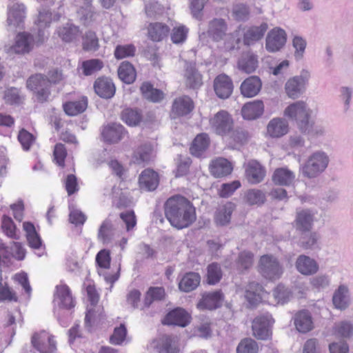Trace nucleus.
Instances as JSON below:
<instances>
[{
    "instance_id": "obj_1",
    "label": "nucleus",
    "mask_w": 353,
    "mask_h": 353,
    "mask_svg": "<svg viewBox=\"0 0 353 353\" xmlns=\"http://www.w3.org/2000/svg\"><path fill=\"white\" fill-rule=\"evenodd\" d=\"M163 210L170 225L179 230L189 227L196 219V208L190 201L180 194L168 198Z\"/></svg>"
},
{
    "instance_id": "obj_2",
    "label": "nucleus",
    "mask_w": 353,
    "mask_h": 353,
    "mask_svg": "<svg viewBox=\"0 0 353 353\" xmlns=\"http://www.w3.org/2000/svg\"><path fill=\"white\" fill-rule=\"evenodd\" d=\"M310 113L306 103L303 101L291 103L284 111L285 116L296 121L301 130L308 134L311 132L309 129Z\"/></svg>"
},
{
    "instance_id": "obj_3",
    "label": "nucleus",
    "mask_w": 353,
    "mask_h": 353,
    "mask_svg": "<svg viewBox=\"0 0 353 353\" xmlns=\"http://www.w3.org/2000/svg\"><path fill=\"white\" fill-rule=\"evenodd\" d=\"M257 268L261 276L270 281L280 279L283 273V268L277 258L270 254L260 257Z\"/></svg>"
},
{
    "instance_id": "obj_4",
    "label": "nucleus",
    "mask_w": 353,
    "mask_h": 353,
    "mask_svg": "<svg viewBox=\"0 0 353 353\" xmlns=\"http://www.w3.org/2000/svg\"><path fill=\"white\" fill-rule=\"evenodd\" d=\"M26 87L34 92L37 101L41 103L47 101L51 94L47 77L41 73L29 77L26 81Z\"/></svg>"
},
{
    "instance_id": "obj_5",
    "label": "nucleus",
    "mask_w": 353,
    "mask_h": 353,
    "mask_svg": "<svg viewBox=\"0 0 353 353\" xmlns=\"http://www.w3.org/2000/svg\"><path fill=\"white\" fill-rule=\"evenodd\" d=\"M209 124L216 134L226 137L232 131L234 127V121L228 111L221 110L209 119Z\"/></svg>"
},
{
    "instance_id": "obj_6",
    "label": "nucleus",
    "mask_w": 353,
    "mask_h": 353,
    "mask_svg": "<svg viewBox=\"0 0 353 353\" xmlns=\"http://www.w3.org/2000/svg\"><path fill=\"white\" fill-rule=\"evenodd\" d=\"M328 157L324 152L313 153L303 167V174L308 178L317 176L327 166Z\"/></svg>"
},
{
    "instance_id": "obj_7",
    "label": "nucleus",
    "mask_w": 353,
    "mask_h": 353,
    "mask_svg": "<svg viewBox=\"0 0 353 353\" xmlns=\"http://www.w3.org/2000/svg\"><path fill=\"white\" fill-rule=\"evenodd\" d=\"M274 321L269 313L255 317L252 323L253 336L259 340H268L272 336V326Z\"/></svg>"
},
{
    "instance_id": "obj_8",
    "label": "nucleus",
    "mask_w": 353,
    "mask_h": 353,
    "mask_svg": "<svg viewBox=\"0 0 353 353\" xmlns=\"http://www.w3.org/2000/svg\"><path fill=\"white\" fill-rule=\"evenodd\" d=\"M309 77V73L305 71L299 76L290 78L285 85V91L288 97L293 99L299 97L305 90Z\"/></svg>"
},
{
    "instance_id": "obj_9",
    "label": "nucleus",
    "mask_w": 353,
    "mask_h": 353,
    "mask_svg": "<svg viewBox=\"0 0 353 353\" xmlns=\"http://www.w3.org/2000/svg\"><path fill=\"white\" fill-rule=\"evenodd\" d=\"M146 38L153 43H160L165 41L170 33V26L163 22L152 21L145 25Z\"/></svg>"
},
{
    "instance_id": "obj_10",
    "label": "nucleus",
    "mask_w": 353,
    "mask_h": 353,
    "mask_svg": "<svg viewBox=\"0 0 353 353\" xmlns=\"http://www.w3.org/2000/svg\"><path fill=\"white\" fill-rule=\"evenodd\" d=\"M31 343L40 353H54L57 349L54 336L44 330L34 333Z\"/></svg>"
},
{
    "instance_id": "obj_11",
    "label": "nucleus",
    "mask_w": 353,
    "mask_h": 353,
    "mask_svg": "<svg viewBox=\"0 0 353 353\" xmlns=\"http://www.w3.org/2000/svg\"><path fill=\"white\" fill-rule=\"evenodd\" d=\"M194 108L193 100L187 95H183L175 98L172 102L170 111L172 119H176L187 116Z\"/></svg>"
},
{
    "instance_id": "obj_12",
    "label": "nucleus",
    "mask_w": 353,
    "mask_h": 353,
    "mask_svg": "<svg viewBox=\"0 0 353 353\" xmlns=\"http://www.w3.org/2000/svg\"><path fill=\"white\" fill-rule=\"evenodd\" d=\"M287 34L284 30L276 27L272 28L267 34L265 48L270 52L279 51L285 45Z\"/></svg>"
},
{
    "instance_id": "obj_13",
    "label": "nucleus",
    "mask_w": 353,
    "mask_h": 353,
    "mask_svg": "<svg viewBox=\"0 0 353 353\" xmlns=\"http://www.w3.org/2000/svg\"><path fill=\"white\" fill-rule=\"evenodd\" d=\"M228 26L226 21L221 18H214L208 23L207 34L214 42H220L227 36Z\"/></svg>"
},
{
    "instance_id": "obj_14",
    "label": "nucleus",
    "mask_w": 353,
    "mask_h": 353,
    "mask_svg": "<svg viewBox=\"0 0 353 353\" xmlns=\"http://www.w3.org/2000/svg\"><path fill=\"white\" fill-rule=\"evenodd\" d=\"M269 293L263 286L256 282H250L245 289V297L250 305L256 306L268 297Z\"/></svg>"
},
{
    "instance_id": "obj_15",
    "label": "nucleus",
    "mask_w": 353,
    "mask_h": 353,
    "mask_svg": "<svg viewBox=\"0 0 353 353\" xmlns=\"http://www.w3.org/2000/svg\"><path fill=\"white\" fill-rule=\"evenodd\" d=\"M159 182V173L151 168L143 170L139 176L138 184L140 190L148 192L154 191L158 188Z\"/></svg>"
},
{
    "instance_id": "obj_16",
    "label": "nucleus",
    "mask_w": 353,
    "mask_h": 353,
    "mask_svg": "<svg viewBox=\"0 0 353 353\" xmlns=\"http://www.w3.org/2000/svg\"><path fill=\"white\" fill-rule=\"evenodd\" d=\"M268 29L266 23L259 26H250L243 28V42L245 46H252L261 40Z\"/></svg>"
},
{
    "instance_id": "obj_17",
    "label": "nucleus",
    "mask_w": 353,
    "mask_h": 353,
    "mask_svg": "<svg viewBox=\"0 0 353 353\" xmlns=\"http://www.w3.org/2000/svg\"><path fill=\"white\" fill-rule=\"evenodd\" d=\"M88 105L87 97L78 95L70 98L63 103V109L65 113L71 117L79 115L85 111Z\"/></svg>"
},
{
    "instance_id": "obj_18",
    "label": "nucleus",
    "mask_w": 353,
    "mask_h": 353,
    "mask_svg": "<svg viewBox=\"0 0 353 353\" xmlns=\"http://www.w3.org/2000/svg\"><path fill=\"white\" fill-rule=\"evenodd\" d=\"M266 175L265 168L257 161L250 160L245 165V176L251 184H257L263 181Z\"/></svg>"
},
{
    "instance_id": "obj_19",
    "label": "nucleus",
    "mask_w": 353,
    "mask_h": 353,
    "mask_svg": "<svg viewBox=\"0 0 353 353\" xmlns=\"http://www.w3.org/2000/svg\"><path fill=\"white\" fill-rule=\"evenodd\" d=\"M125 128L120 123H112L103 128L101 136L105 142L117 143L127 134Z\"/></svg>"
},
{
    "instance_id": "obj_20",
    "label": "nucleus",
    "mask_w": 353,
    "mask_h": 353,
    "mask_svg": "<svg viewBox=\"0 0 353 353\" xmlns=\"http://www.w3.org/2000/svg\"><path fill=\"white\" fill-rule=\"evenodd\" d=\"M214 90L220 99H227L232 93L233 83L232 79L225 74L216 76L213 82Z\"/></svg>"
},
{
    "instance_id": "obj_21",
    "label": "nucleus",
    "mask_w": 353,
    "mask_h": 353,
    "mask_svg": "<svg viewBox=\"0 0 353 353\" xmlns=\"http://www.w3.org/2000/svg\"><path fill=\"white\" fill-rule=\"evenodd\" d=\"M190 316L184 309L177 307L171 310L165 315L162 320V323L185 327L190 323Z\"/></svg>"
},
{
    "instance_id": "obj_22",
    "label": "nucleus",
    "mask_w": 353,
    "mask_h": 353,
    "mask_svg": "<svg viewBox=\"0 0 353 353\" xmlns=\"http://www.w3.org/2000/svg\"><path fill=\"white\" fill-rule=\"evenodd\" d=\"M223 297L221 290L205 293L199 301L197 307L200 310H215L221 306Z\"/></svg>"
},
{
    "instance_id": "obj_23",
    "label": "nucleus",
    "mask_w": 353,
    "mask_h": 353,
    "mask_svg": "<svg viewBox=\"0 0 353 353\" xmlns=\"http://www.w3.org/2000/svg\"><path fill=\"white\" fill-rule=\"evenodd\" d=\"M33 36L28 32H19L15 37V42L12 47L16 54H23L30 52L34 47Z\"/></svg>"
},
{
    "instance_id": "obj_24",
    "label": "nucleus",
    "mask_w": 353,
    "mask_h": 353,
    "mask_svg": "<svg viewBox=\"0 0 353 353\" xmlns=\"http://www.w3.org/2000/svg\"><path fill=\"white\" fill-rule=\"evenodd\" d=\"M95 92L101 98L110 99L115 94V85L112 81L105 77L97 78L94 83Z\"/></svg>"
},
{
    "instance_id": "obj_25",
    "label": "nucleus",
    "mask_w": 353,
    "mask_h": 353,
    "mask_svg": "<svg viewBox=\"0 0 353 353\" xmlns=\"http://www.w3.org/2000/svg\"><path fill=\"white\" fill-rule=\"evenodd\" d=\"M233 165L228 159L219 157L212 161L210 172L214 177H223L232 173Z\"/></svg>"
},
{
    "instance_id": "obj_26",
    "label": "nucleus",
    "mask_w": 353,
    "mask_h": 353,
    "mask_svg": "<svg viewBox=\"0 0 353 353\" xmlns=\"http://www.w3.org/2000/svg\"><path fill=\"white\" fill-rule=\"evenodd\" d=\"M184 77L186 85L190 88L196 89L203 85L202 74L196 68L195 63H186Z\"/></svg>"
},
{
    "instance_id": "obj_27",
    "label": "nucleus",
    "mask_w": 353,
    "mask_h": 353,
    "mask_svg": "<svg viewBox=\"0 0 353 353\" xmlns=\"http://www.w3.org/2000/svg\"><path fill=\"white\" fill-rule=\"evenodd\" d=\"M236 209V205L228 201L219 205L214 214V222L219 225H226L230 223L233 212Z\"/></svg>"
},
{
    "instance_id": "obj_28",
    "label": "nucleus",
    "mask_w": 353,
    "mask_h": 353,
    "mask_svg": "<svg viewBox=\"0 0 353 353\" xmlns=\"http://www.w3.org/2000/svg\"><path fill=\"white\" fill-rule=\"evenodd\" d=\"M210 144V139L207 133L198 134L190 146V154L196 157H201L208 150Z\"/></svg>"
},
{
    "instance_id": "obj_29",
    "label": "nucleus",
    "mask_w": 353,
    "mask_h": 353,
    "mask_svg": "<svg viewBox=\"0 0 353 353\" xmlns=\"http://www.w3.org/2000/svg\"><path fill=\"white\" fill-rule=\"evenodd\" d=\"M264 112V104L261 100H254L246 103L241 108V115L247 120H254L260 117Z\"/></svg>"
},
{
    "instance_id": "obj_30",
    "label": "nucleus",
    "mask_w": 353,
    "mask_h": 353,
    "mask_svg": "<svg viewBox=\"0 0 353 353\" xmlns=\"http://www.w3.org/2000/svg\"><path fill=\"white\" fill-rule=\"evenodd\" d=\"M262 87V82L259 77L251 76L245 79L240 86L242 95L245 97H254L259 94Z\"/></svg>"
},
{
    "instance_id": "obj_31",
    "label": "nucleus",
    "mask_w": 353,
    "mask_h": 353,
    "mask_svg": "<svg viewBox=\"0 0 353 353\" xmlns=\"http://www.w3.org/2000/svg\"><path fill=\"white\" fill-rule=\"evenodd\" d=\"M294 323L296 329L301 333H307L314 327L311 314L306 310H300L295 314Z\"/></svg>"
},
{
    "instance_id": "obj_32",
    "label": "nucleus",
    "mask_w": 353,
    "mask_h": 353,
    "mask_svg": "<svg viewBox=\"0 0 353 353\" xmlns=\"http://www.w3.org/2000/svg\"><path fill=\"white\" fill-rule=\"evenodd\" d=\"M54 296L59 301V306L61 307L71 309L75 305L71 290L65 284L59 285L56 287Z\"/></svg>"
},
{
    "instance_id": "obj_33",
    "label": "nucleus",
    "mask_w": 353,
    "mask_h": 353,
    "mask_svg": "<svg viewBox=\"0 0 353 353\" xmlns=\"http://www.w3.org/2000/svg\"><path fill=\"white\" fill-rule=\"evenodd\" d=\"M157 350L159 353H181L178 338L170 335L162 336L159 340Z\"/></svg>"
},
{
    "instance_id": "obj_34",
    "label": "nucleus",
    "mask_w": 353,
    "mask_h": 353,
    "mask_svg": "<svg viewBox=\"0 0 353 353\" xmlns=\"http://www.w3.org/2000/svg\"><path fill=\"white\" fill-rule=\"evenodd\" d=\"M288 122L281 118H274L270 121L267 126V133L272 138H280L288 132Z\"/></svg>"
},
{
    "instance_id": "obj_35",
    "label": "nucleus",
    "mask_w": 353,
    "mask_h": 353,
    "mask_svg": "<svg viewBox=\"0 0 353 353\" xmlns=\"http://www.w3.org/2000/svg\"><path fill=\"white\" fill-rule=\"evenodd\" d=\"M140 91L144 99L152 103H159L165 97V94L162 90L154 88L153 85L148 81H145L141 84Z\"/></svg>"
},
{
    "instance_id": "obj_36",
    "label": "nucleus",
    "mask_w": 353,
    "mask_h": 353,
    "mask_svg": "<svg viewBox=\"0 0 353 353\" xmlns=\"http://www.w3.org/2000/svg\"><path fill=\"white\" fill-rule=\"evenodd\" d=\"M153 152V147L150 143H145L139 146L132 154L134 163L144 166L151 159Z\"/></svg>"
},
{
    "instance_id": "obj_37",
    "label": "nucleus",
    "mask_w": 353,
    "mask_h": 353,
    "mask_svg": "<svg viewBox=\"0 0 353 353\" xmlns=\"http://www.w3.org/2000/svg\"><path fill=\"white\" fill-rule=\"evenodd\" d=\"M296 268L300 273L304 275L315 274L319 270L316 262L305 255H300L297 258Z\"/></svg>"
},
{
    "instance_id": "obj_38",
    "label": "nucleus",
    "mask_w": 353,
    "mask_h": 353,
    "mask_svg": "<svg viewBox=\"0 0 353 353\" xmlns=\"http://www.w3.org/2000/svg\"><path fill=\"white\" fill-rule=\"evenodd\" d=\"M314 221V214L308 210L298 212L295 219L296 230L305 232L312 229Z\"/></svg>"
},
{
    "instance_id": "obj_39",
    "label": "nucleus",
    "mask_w": 353,
    "mask_h": 353,
    "mask_svg": "<svg viewBox=\"0 0 353 353\" xmlns=\"http://www.w3.org/2000/svg\"><path fill=\"white\" fill-rule=\"evenodd\" d=\"M201 276L199 273L188 272L183 275L179 283V288L185 292H190L195 290L200 284Z\"/></svg>"
},
{
    "instance_id": "obj_40",
    "label": "nucleus",
    "mask_w": 353,
    "mask_h": 353,
    "mask_svg": "<svg viewBox=\"0 0 353 353\" xmlns=\"http://www.w3.org/2000/svg\"><path fill=\"white\" fill-rule=\"evenodd\" d=\"M295 175L290 170L284 168L274 170L272 180L275 185L288 186L294 181Z\"/></svg>"
},
{
    "instance_id": "obj_41",
    "label": "nucleus",
    "mask_w": 353,
    "mask_h": 353,
    "mask_svg": "<svg viewBox=\"0 0 353 353\" xmlns=\"http://www.w3.org/2000/svg\"><path fill=\"white\" fill-rule=\"evenodd\" d=\"M118 76L124 83H132L137 78V72L134 65L129 61H123L119 66Z\"/></svg>"
},
{
    "instance_id": "obj_42",
    "label": "nucleus",
    "mask_w": 353,
    "mask_h": 353,
    "mask_svg": "<svg viewBox=\"0 0 353 353\" xmlns=\"http://www.w3.org/2000/svg\"><path fill=\"white\" fill-rule=\"evenodd\" d=\"M23 228L26 233V239L30 247L33 249H39L41 246V239L37 232L33 223L29 221L23 223Z\"/></svg>"
},
{
    "instance_id": "obj_43",
    "label": "nucleus",
    "mask_w": 353,
    "mask_h": 353,
    "mask_svg": "<svg viewBox=\"0 0 353 353\" xmlns=\"http://www.w3.org/2000/svg\"><path fill=\"white\" fill-rule=\"evenodd\" d=\"M57 33L63 41L72 42L79 37L81 31L78 26L67 23L65 26L60 27L57 30Z\"/></svg>"
},
{
    "instance_id": "obj_44",
    "label": "nucleus",
    "mask_w": 353,
    "mask_h": 353,
    "mask_svg": "<svg viewBox=\"0 0 353 353\" xmlns=\"http://www.w3.org/2000/svg\"><path fill=\"white\" fill-rule=\"evenodd\" d=\"M165 297V289L163 287H150L144 296L143 307H150L154 301H162Z\"/></svg>"
},
{
    "instance_id": "obj_45",
    "label": "nucleus",
    "mask_w": 353,
    "mask_h": 353,
    "mask_svg": "<svg viewBox=\"0 0 353 353\" xmlns=\"http://www.w3.org/2000/svg\"><path fill=\"white\" fill-rule=\"evenodd\" d=\"M113 238V224L109 219L103 221L99 229L97 239L103 245L110 243Z\"/></svg>"
},
{
    "instance_id": "obj_46",
    "label": "nucleus",
    "mask_w": 353,
    "mask_h": 353,
    "mask_svg": "<svg viewBox=\"0 0 353 353\" xmlns=\"http://www.w3.org/2000/svg\"><path fill=\"white\" fill-rule=\"evenodd\" d=\"M239 68L246 73L254 72L258 66L256 56L252 53L244 54L238 62Z\"/></svg>"
},
{
    "instance_id": "obj_47",
    "label": "nucleus",
    "mask_w": 353,
    "mask_h": 353,
    "mask_svg": "<svg viewBox=\"0 0 353 353\" xmlns=\"http://www.w3.org/2000/svg\"><path fill=\"white\" fill-rule=\"evenodd\" d=\"M82 48L88 52H95L99 48V41L95 32L87 31L82 37Z\"/></svg>"
},
{
    "instance_id": "obj_48",
    "label": "nucleus",
    "mask_w": 353,
    "mask_h": 353,
    "mask_svg": "<svg viewBox=\"0 0 353 353\" xmlns=\"http://www.w3.org/2000/svg\"><path fill=\"white\" fill-rule=\"evenodd\" d=\"M226 137H228L229 143L236 147L245 144L249 140L250 134L245 130L234 128L231 133Z\"/></svg>"
},
{
    "instance_id": "obj_49",
    "label": "nucleus",
    "mask_w": 353,
    "mask_h": 353,
    "mask_svg": "<svg viewBox=\"0 0 353 353\" xmlns=\"http://www.w3.org/2000/svg\"><path fill=\"white\" fill-rule=\"evenodd\" d=\"M245 201L250 205H261L265 201V193L259 189L248 190L244 196Z\"/></svg>"
},
{
    "instance_id": "obj_50",
    "label": "nucleus",
    "mask_w": 353,
    "mask_h": 353,
    "mask_svg": "<svg viewBox=\"0 0 353 353\" xmlns=\"http://www.w3.org/2000/svg\"><path fill=\"white\" fill-rule=\"evenodd\" d=\"M121 119L130 126H136L142 121V115L137 110L126 108L121 112Z\"/></svg>"
},
{
    "instance_id": "obj_51",
    "label": "nucleus",
    "mask_w": 353,
    "mask_h": 353,
    "mask_svg": "<svg viewBox=\"0 0 353 353\" xmlns=\"http://www.w3.org/2000/svg\"><path fill=\"white\" fill-rule=\"evenodd\" d=\"M223 276L220 265L217 263H212L207 267L206 281L210 285L218 283Z\"/></svg>"
},
{
    "instance_id": "obj_52",
    "label": "nucleus",
    "mask_w": 353,
    "mask_h": 353,
    "mask_svg": "<svg viewBox=\"0 0 353 353\" xmlns=\"http://www.w3.org/2000/svg\"><path fill=\"white\" fill-rule=\"evenodd\" d=\"M189 29L184 25H179L170 29L171 41L174 44L183 43L188 37Z\"/></svg>"
},
{
    "instance_id": "obj_53",
    "label": "nucleus",
    "mask_w": 353,
    "mask_h": 353,
    "mask_svg": "<svg viewBox=\"0 0 353 353\" xmlns=\"http://www.w3.org/2000/svg\"><path fill=\"white\" fill-rule=\"evenodd\" d=\"M103 62L99 59H92L82 62L81 68L85 76H90L100 71L103 68Z\"/></svg>"
},
{
    "instance_id": "obj_54",
    "label": "nucleus",
    "mask_w": 353,
    "mask_h": 353,
    "mask_svg": "<svg viewBox=\"0 0 353 353\" xmlns=\"http://www.w3.org/2000/svg\"><path fill=\"white\" fill-rule=\"evenodd\" d=\"M67 157L68 152L65 145L57 143L53 150V162L61 168H64Z\"/></svg>"
},
{
    "instance_id": "obj_55",
    "label": "nucleus",
    "mask_w": 353,
    "mask_h": 353,
    "mask_svg": "<svg viewBox=\"0 0 353 353\" xmlns=\"http://www.w3.org/2000/svg\"><path fill=\"white\" fill-rule=\"evenodd\" d=\"M347 288L344 285H340L338 290L334 292L332 301L334 306L340 310H344L347 307L348 302L347 300Z\"/></svg>"
},
{
    "instance_id": "obj_56",
    "label": "nucleus",
    "mask_w": 353,
    "mask_h": 353,
    "mask_svg": "<svg viewBox=\"0 0 353 353\" xmlns=\"http://www.w3.org/2000/svg\"><path fill=\"white\" fill-rule=\"evenodd\" d=\"M136 47L134 44L118 45L114 52L115 59L119 60L135 55Z\"/></svg>"
},
{
    "instance_id": "obj_57",
    "label": "nucleus",
    "mask_w": 353,
    "mask_h": 353,
    "mask_svg": "<svg viewBox=\"0 0 353 353\" xmlns=\"http://www.w3.org/2000/svg\"><path fill=\"white\" fill-rule=\"evenodd\" d=\"M141 293L139 290H131L127 294L126 301L134 309L144 310L148 307H143L144 300L141 301Z\"/></svg>"
},
{
    "instance_id": "obj_58",
    "label": "nucleus",
    "mask_w": 353,
    "mask_h": 353,
    "mask_svg": "<svg viewBox=\"0 0 353 353\" xmlns=\"http://www.w3.org/2000/svg\"><path fill=\"white\" fill-rule=\"evenodd\" d=\"M257 343L250 338L242 339L236 347V353H258Z\"/></svg>"
},
{
    "instance_id": "obj_59",
    "label": "nucleus",
    "mask_w": 353,
    "mask_h": 353,
    "mask_svg": "<svg viewBox=\"0 0 353 353\" xmlns=\"http://www.w3.org/2000/svg\"><path fill=\"white\" fill-rule=\"evenodd\" d=\"M191 164L192 160L190 157L179 156L177 159L176 168L174 170L175 176L182 177L186 176L189 173Z\"/></svg>"
},
{
    "instance_id": "obj_60",
    "label": "nucleus",
    "mask_w": 353,
    "mask_h": 353,
    "mask_svg": "<svg viewBox=\"0 0 353 353\" xmlns=\"http://www.w3.org/2000/svg\"><path fill=\"white\" fill-rule=\"evenodd\" d=\"M17 302L18 296L16 292L8 285L7 283L0 282V303L1 302Z\"/></svg>"
},
{
    "instance_id": "obj_61",
    "label": "nucleus",
    "mask_w": 353,
    "mask_h": 353,
    "mask_svg": "<svg viewBox=\"0 0 353 353\" xmlns=\"http://www.w3.org/2000/svg\"><path fill=\"white\" fill-rule=\"evenodd\" d=\"M254 263V254L248 251L241 252L236 261V265L240 270H246L250 268Z\"/></svg>"
},
{
    "instance_id": "obj_62",
    "label": "nucleus",
    "mask_w": 353,
    "mask_h": 353,
    "mask_svg": "<svg viewBox=\"0 0 353 353\" xmlns=\"http://www.w3.org/2000/svg\"><path fill=\"white\" fill-rule=\"evenodd\" d=\"M3 232L9 237L14 239H19L16 234V225L12 219L8 216L3 215L1 220Z\"/></svg>"
},
{
    "instance_id": "obj_63",
    "label": "nucleus",
    "mask_w": 353,
    "mask_h": 353,
    "mask_svg": "<svg viewBox=\"0 0 353 353\" xmlns=\"http://www.w3.org/2000/svg\"><path fill=\"white\" fill-rule=\"evenodd\" d=\"M223 41V48L225 51H232L234 49L239 48L241 39L239 37L238 31H235L230 34H227Z\"/></svg>"
},
{
    "instance_id": "obj_64",
    "label": "nucleus",
    "mask_w": 353,
    "mask_h": 353,
    "mask_svg": "<svg viewBox=\"0 0 353 353\" xmlns=\"http://www.w3.org/2000/svg\"><path fill=\"white\" fill-rule=\"evenodd\" d=\"M25 17V8L21 6H14L10 11L8 21L9 23L19 25Z\"/></svg>"
}]
</instances>
